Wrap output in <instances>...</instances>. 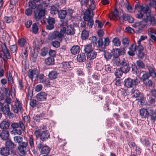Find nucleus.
<instances>
[{
  "label": "nucleus",
  "mask_w": 156,
  "mask_h": 156,
  "mask_svg": "<svg viewBox=\"0 0 156 156\" xmlns=\"http://www.w3.org/2000/svg\"><path fill=\"white\" fill-rule=\"evenodd\" d=\"M140 10L137 14V17L139 19H143L144 20H149L151 24L154 25L156 24V15L151 16V11L149 8L145 5H142L139 7Z\"/></svg>",
  "instance_id": "obj_1"
},
{
  "label": "nucleus",
  "mask_w": 156,
  "mask_h": 156,
  "mask_svg": "<svg viewBox=\"0 0 156 156\" xmlns=\"http://www.w3.org/2000/svg\"><path fill=\"white\" fill-rule=\"evenodd\" d=\"M22 119L24 123L22 121H20L18 122H13L11 124V127L14 130L15 133L18 135H21L22 132L25 131V125L26 126L28 123H30V117L29 115L24 116L22 117Z\"/></svg>",
  "instance_id": "obj_2"
},
{
  "label": "nucleus",
  "mask_w": 156,
  "mask_h": 156,
  "mask_svg": "<svg viewBox=\"0 0 156 156\" xmlns=\"http://www.w3.org/2000/svg\"><path fill=\"white\" fill-rule=\"evenodd\" d=\"M13 139L15 142L18 144L19 146L18 148L20 153L23 155L26 154L27 152V148L28 146L27 142H23V138L19 136L14 137Z\"/></svg>",
  "instance_id": "obj_3"
},
{
  "label": "nucleus",
  "mask_w": 156,
  "mask_h": 156,
  "mask_svg": "<svg viewBox=\"0 0 156 156\" xmlns=\"http://www.w3.org/2000/svg\"><path fill=\"white\" fill-rule=\"evenodd\" d=\"M36 139L39 138L42 142L46 141L50 138V134L47 130L42 131L41 133L39 129L36 130L34 132Z\"/></svg>",
  "instance_id": "obj_4"
},
{
  "label": "nucleus",
  "mask_w": 156,
  "mask_h": 156,
  "mask_svg": "<svg viewBox=\"0 0 156 156\" xmlns=\"http://www.w3.org/2000/svg\"><path fill=\"white\" fill-rule=\"evenodd\" d=\"M1 47L2 49L0 51V57L2 58L4 61L11 59V55L6 44L4 43L3 44L1 45Z\"/></svg>",
  "instance_id": "obj_5"
},
{
  "label": "nucleus",
  "mask_w": 156,
  "mask_h": 156,
  "mask_svg": "<svg viewBox=\"0 0 156 156\" xmlns=\"http://www.w3.org/2000/svg\"><path fill=\"white\" fill-rule=\"evenodd\" d=\"M37 8L39 10V11L34 12V18L36 21H38L44 16L46 10L44 8L42 2L37 6Z\"/></svg>",
  "instance_id": "obj_6"
},
{
  "label": "nucleus",
  "mask_w": 156,
  "mask_h": 156,
  "mask_svg": "<svg viewBox=\"0 0 156 156\" xmlns=\"http://www.w3.org/2000/svg\"><path fill=\"white\" fill-rule=\"evenodd\" d=\"M140 82V80L136 78L134 80L128 78L124 80V84L126 87L130 88L133 87V86H136Z\"/></svg>",
  "instance_id": "obj_7"
},
{
  "label": "nucleus",
  "mask_w": 156,
  "mask_h": 156,
  "mask_svg": "<svg viewBox=\"0 0 156 156\" xmlns=\"http://www.w3.org/2000/svg\"><path fill=\"white\" fill-rule=\"evenodd\" d=\"M37 147L39 150H40V153L41 154H45L48 155L50 153L51 148L47 145H44L41 143L38 144L37 146Z\"/></svg>",
  "instance_id": "obj_8"
},
{
  "label": "nucleus",
  "mask_w": 156,
  "mask_h": 156,
  "mask_svg": "<svg viewBox=\"0 0 156 156\" xmlns=\"http://www.w3.org/2000/svg\"><path fill=\"white\" fill-rule=\"evenodd\" d=\"M1 110L6 117H8L9 119L12 118L14 117V114L10 112L8 104H6L2 106L1 108Z\"/></svg>",
  "instance_id": "obj_9"
},
{
  "label": "nucleus",
  "mask_w": 156,
  "mask_h": 156,
  "mask_svg": "<svg viewBox=\"0 0 156 156\" xmlns=\"http://www.w3.org/2000/svg\"><path fill=\"white\" fill-rule=\"evenodd\" d=\"M120 68L123 71L124 73L125 74L129 72L130 69V67L129 63L124 59L122 61Z\"/></svg>",
  "instance_id": "obj_10"
},
{
  "label": "nucleus",
  "mask_w": 156,
  "mask_h": 156,
  "mask_svg": "<svg viewBox=\"0 0 156 156\" xmlns=\"http://www.w3.org/2000/svg\"><path fill=\"white\" fill-rule=\"evenodd\" d=\"M47 20L48 25L46 26L47 29H53L54 28V24L55 23L54 19L51 17H49L47 19L44 18L41 20L42 23H45L46 21Z\"/></svg>",
  "instance_id": "obj_11"
},
{
  "label": "nucleus",
  "mask_w": 156,
  "mask_h": 156,
  "mask_svg": "<svg viewBox=\"0 0 156 156\" xmlns=\"http://www.w3.org/2000/svg\"><path fill=\"white\" fill-rule=\"evenodd\" d=\"M28 77L32 80L34 78L36 80L37 79L38 75L39 74V71L37 68L30 69L28 71Z\"/></svg>",
  "instance_id": "obj_12"
},
{
  "label": "nucleus",
  "mask_w": 156,
  "mask_h": 156,
  "mask_svg": "<svg viewBox=\"0 0 156 156\" xmlns=\"http://www.w3.org/2000/svg\"><path fill=\"white\" fill-rule=\"evenodd\" d=\"M12 109L16 113L21 111L22 106L21 104L17 99H16L15 104L12 105Z\"/></svg>",
  "instance_id": "obj_13"
},
{
  "label": "nucleus",
  "mask_w": 156,
  "mask_h": 156,
  "mask_svg": "<svg viewBox=\"0 0 156 156\" xmlns=\"http://www.w3.org/2000/svg\"><path fill=\"white\" fill-rule=\"evenodd\" d=\"M125 53L124 48H121L120 49L115 48L113 49L112 53L114 58L118 57L119 55H124Z\"/></svg>",
  "instance_id": "obj_14"
},
{
  "label": "nucleus",
  "mask_w": 156,
  "mask_h": 156,
  "mask_svg": "<svg viewBox=\"0 0 156 156\" xmlns=\"http://www.w3.org/2000/svg\"><path fill=\"white\" fill-rule=\"evenodd\" d=\"M67 22V21L66 20L62 21L61 23L58 24V28L60 29H74V28L73 27L72 25H71L69 26Z\"/></svg>",
  "instance_id": "obj_15"
},
{
  "label": "nucleus",
  "mask_w": 156,
  "mask_h": 156,
  "mask_svg": "<svg viewBox=\"0 0 156 156\" xmlns=\"http://www.w3.org/2000/svg\"><path fill=\"white\" fill-rule=\"evenodd\" d=\"M63 36V32L61 30L60 32L57 31H55L52 34L49 35V39L53 40L57 38L62 39Z\"/></svg>",
  "instance_id": "obj_16"
},
{
  "label": "nucleus",
  "mask_w": 156,
  "mask_h": 156,
  "mask_svg": "<svg viewBox=\"0 0 156 156\" xmlns=\"http://www.w3.org/2000/svg\"><path fill=\"white\" fill-rule=\"evenodd\" d=\"M133 27L135 28H138L139 29L145 28L147 27V22L145 21H143L140 22L135 23L133 25Z\"/></svg>",
  "instance_id": "obj_17"
},
{
  "label": "nucleus",
  "mask_w": 156,
  "mask_h": 156,
  "mask_svg": "<svg viewBox=\"0 0 156 156\" xmlns=\"http://www.w3.org/2000/svg\"><path fill=\"white\" fill-rule=\"evenodd\" d=\"M140 115L141 118L143 119H148L149 116V110L148 111L147 109L141 108L139 111Z\"/></svg>",
  "instance_id": "obj_18"
},
{
  "label": "nucleus",
  "mask_w": 156,
  "mask_h": 156,
  "mask_svg": "<svg viewBox=\"0 0 156 156\" xmlns=\"http://www.w3.org/2000/svg\"><path fill=\"white\" fill-rule=\"evenodd\" d=\"M47 94L44 92H41L37 94L36 96V98L40 101H44L47 98Z\"/></svg>",
  "instance_id": "obj_19"
},
{
  "label": "nucleus",
  "mask_w": 156,
  "mask_h": 156,
  "mask_svg": "<svg viewBox=\"0 0 156 156\" xmlns=\"http://www.w3.org/2000/svg\"><path fill=\"white\" fill-rule=\"evenodd\" d=\"M5 147L9 150L12 151L16 146V144L10 140H7L5 142Z\"/></svg>",
  "instance_id": "obj_20"
},
{
  "label": "nucleus",
  "mask_w": 156,
  "mask_h": 156,
  "mask_svg": "<svg viewBox=\"0 0 156 156\" xmlns=\"http://www.w3.org/2000/svg\"><path fill=\"white\" fill-rule=\"evenodd\" d=\"M87 56L85 53H81L79 54L76 57V60L80 63H83L86 61Z\"/></svg>",
  "instance_id": "obj_21"
},
{
  "label": "nucleus",
  "mask_w": 156,
  "mask_h": 156,
  "mask_svg": "<svg viewBox=\"0 0 156 156\" xmlns=\"http://www.w3.org/2000/svg\"><path fill=\"white\" fill-rule=\"evenodd\" d=\"M134 19L131 16L128 15L127 14H124L122 15V16L121 17V19L120 20L127 21L130 23H132L134 21Z\"/></svg>",
  "instance_id": "obj_22"
},
{
  "label": "nucleus",
  "mask_w": 156,
  "mask_h": 156,
  "mask_svg": "<svg viewBox=\"0 0 156 156\" xmlns=\"http://www.w3.org/2000/svg\"><path fill=\"white\" fill-rule=\"evenodd\" d=\"M90 11L89 9L86 10L85 12L84 13V16L83 18L84 20L86 21H89L91 20H93L92 16H90Z\"/></svg>",
  "instance_id": "obj_23"
},
{
  "label": "nucleus",
  "mask_w": 156,
  "mask_h": 156,
  "mask_svg": "<svg viewBox=\"0 0 156 156\" xmlns=\"http://www.w3.org/2000/svg\"><path fill=\"white\" fill-rule=\"evenodd\" d=\"M10 150L5 147L0 148V154L3 156H8L10 154Z\"/></svg>",
  "instance_id": "obj_24"
},
{
  "label": "nucleus",
  "mask_w": 156,
  "mask_h": 156,
  "mask_svg": "<svg viewBox=\"0 0 156 156\" xmlns=\"http://www.w3.org/2000/svg\"><path fill=\"white\" fill-rule=\"evenodd\" d=\"M129 50L128 51V54L131 56H133L135 55V51L136 50V46L134 44H132L129 48Z\"/></svg>",
  "instance_id": "obj_25"
},
{
  "label": "nucleus",
  "mask_w": 156,
  "mask_h": 156,
  "mask_svg": "<svg viewBox=\"0 0 156 156\" xmlns=\"http://www.w3.org/2000/svg\"><path fill=\"white\" fill-rule=\"evenodd\" d=\"M9 123L8 121H2L0 123V128L4 130H6L9 128Z\"/></svg>",
  "instance_id": "obj_26"
},
{
  "label": "nucleus",
  "mask_w": 156,
  "mask_h": 156,
  "mask_svg": "<svg viewBox=\"0 0 156 156\" xmlns=\"http://www.w3.org/2000/svg\"><path fill=\"white\" fill-rule=\"evenodd\" d=\"M18 43L20 47H25L27 43L26 38L25 37L19 39L18 40Z\"/></svg>",
  "instance_id": "obj_27"
},
{
  "label": "nucleus",
  "mask_w": 156,
  "mask_h": 156,
  "mask_svg": "<svg viewBox=\"0 0 156 156\" xmlns=\"http://www.w3.org/2000/svg\"><path fill=\"white\" fill-rule=\"evenodd\" d=\"M9 136V131L6 130H3L0 133V136L1 139L4 140H7Z\"/></svg>",
  "instance_id": "obj_28"
},
{
  "label": "nucleus",
  "mask_w": 156,
  "mask_h": 156,
  "mask_svg": "<svg viewBox=\"0 0 156 156\" xmlns=\"http://www.w3.org/2000/svg\"><path fill=\"white\" fill-rule=\"evenodd\" d=\"M154 30H148V35L150 37L151 40L154 42H156V37L155 35L156 34V31H154Z\"/></svg>",
  "instance_id": "obj_29"
},
{
  "label": "nucleus",
  "mask_w": 156,
  "mask_h": 156,
  "mask_svg": "<svg viewBox=\"0 0 156 156\" xmlns=\"http://www.w3.org/2000/svg\"><path fill=\"white\" fill-rule=\"evenodd\" d=\"M96 47L100 50L103 51L105 49L104 42L102 38H100L98 41Z\"/></svg>",
  "instance_id": "obj_30"
},
{
  "label": "nucleus",
  "mask_w": 156,
  "mask_h": 156,
  "mask_svg": "<svg viewBox=\"0 0 156 156\" xmlns=\"http://www.w3.org/2000/svg\"><path fill=\"white\" fill-rule=\"evenodd\" d=\"M45 63L47 66H51L55 64V60L52 57H49L45 60Z\"/></svg>",
  "instance_id": "obj_31"
},
{
  "label": "nucleus",
  "mask_w": 156,
  "mask_h": 156,
  "mask_svg": "<svg viewBox=\"0 0 156 156\" xmlns=\"http://www.w3.org/2000/svg\"><path fill=\"white\" fill-rule=\"evenodd\" d=\"M141 142L145 147L149 146L150 144V141L148 137L143 136L140 139Z\"/></svg>",
  "instance_id": "obj_32"
},
{
  "label": "nucleus",
  "mask_w": 156,
  "mask_h": 156,
  "mask_svg": "<svg viewBox=\"0 0 156 156\" xmlns=\"http://www.w3.org/2000/svg\"><path fill=\"white\" fill-rule=\"evenodd\" d=\"M142 94L136 89H133L131 90V95L132 97L135 98H138Z\"/></svg>",
  "instance_id": "obj_33"
},
{
  "label": "nucleus",
  "mask_w": 156,
  "mask_h": 156,
  "mask_svg": "<svg viewBox=\"0 0 156 156\" xmlns=\"http://www.w3.org/2000/svg\"><path fill=\"white\" fill-rule=\"evenodd\" d=\"M87 58L90 60H92L96 58L97 53L96 51L93 50L92 51L87 54Z\"/></svg>",
  "instance_id": "obj_34"
},
{
  "label": "nucleus",
  "mask_w": 156,
  "mask_h": 156,
  "mask_svg": "<svg viewBox=\"0 0 156 156\" xmlns=\"http://www.w3.org/2000/svg\"><path fill=\"white\" fill-rule=\"evenodd\" d=\"M70 50L72 54L73 55H75L80 52V48L78 45L73 46L71 48Z\"/></svg>",
  "instance_id": "obj_35"
},
{
  "label": "nucleus",
  "mask_w": 156,
  "mask_h": 156,
  "mask_svg": "<svg viewBox=\"0 0 156 156\" xmlns=\"http://www.w3.org/2000/svg\"><path fill=\"white\" fill-rule=\"evenodd\" d=\"M89 31L87 30H83L81 34V37L83 40H86L88 38Z\"/></svg>",
  "instance_id": "obj_36"
},
{
  "label": "nucleus",
  "mask_w": 156,
  "mask_h": 156,
  "mask_svg": "<svg viewBox=\"0 0 156 156\" xmlns=\"http://www.w3.org/2000/svg\"><path fill=\"white\" fill-rule=\"evenodd\" d=\"M149 116L151 118V120L154 121L156 120V112L154 111L152 109H149Z\"/></svg>",
  "instance_id": "obj_37"
},
{
  "label": "nucleus",
  "mask_w": 156,
  "mask_h": 156,
  "mask_svg": "<svg viewBox=\"0 0 156 156\" xmlns=\"http://www.w3.org/2000/svg\"><path fill=\"white\" fill-rule=\"evenodd\" d=\"M122 61H120L118 57L115 58L113 59L112 62L113 66H120L121 65V63Z\"/></svg>",
  "instance_id": "obj_38"
},
{
  "label": "nucleus",
  "mask_w": 156,
  "mask_h": 156,
  "mask_svg": "<svg viewBox=\"0 0 156 156\" xmlns=\"http://www.w3.org/2000/svg\"><path fill=\"white\" fill-rule=\"evenodd\" d=\"M73 63L70 62H63L62 63V67L64 69H69L72 67Z\"/></svg>",
  "instance_id": "obj_39"
},
{
  "label": "nucleus",
  "mask_w": 156,
  "mask_h": 156,
  "mask_svg": "<svg viewBox=\"0 0 156 156\" xmlns=\"http://www.w3.org/2000/svg\"><path fill=\"white\" fill-rule=\"evenodd\" d=\"M58 75V73L56 71H52L49 73L48 76L51 80H53L56 78Z\"/></svg>",
  "instance_id": "obj_40"
},
{
  "label": "nucleus",
  "mask_w": 156,
  "mask_h": 156,
  "mask_svg": "<svg viewBox=\"0 0 156 156\" xmlns=\"http://www.w3.org/2000/svg\"><path fill=\"white\" fill-rule=\"evenodd\" d=\"M118 94L119 96L122 99H124L127 95V93L125 89H122L119 91Z\"/></svg>",
  "instance_id": "obj_41"
},
{
  "label": "nucleus",
  "mask_w": 156,
  "mask_h": 156,
  "mask_svg": "<svg viewBox=\"0 0 156 156\" xmlns=\"http://www.w3.org/2000/svg\"><path fill=\"white\" fill-rule=\"evenodd\" d=\"M93 51L92 45L89 44L85 46L84 51L87 54Z\"/></svg>",
  "instance_id": "obj_42"
},
{
  "label": "nucleus",
  "mask_w": 156,
  "mask_h": 156,
  "mask_svg": "<svg viewBox=\"0 0 156 156\" xmlns=\"http://www.w3.org/2000/svg\"><path fill=\"white\" fill-rule=\"evenodd\" d=\"M59 17L61 19L65 18L66 16V11L65 10H60L58 11Z\"/></svg>",
  "instance_id": "obj_43"
},
{
  "label": "nucleus",
  "mask_w": 156,
  "mask_h": 156,
  "mask_svg": "<svg viewBox=\"0 0 156 156\" xmlns=\"http://www.w3.org/2000/svg\"><path fill=\"white\" fill-rule=\"evenodd\" d=\"M149 73L153 78L156 77V72H155L154 69L151 66H149L148 68Z\"/></svg>",
  "instance_id": "obj_44"
},
{
  "label": "nucleus",
  "mask_w": 156,
  "mask_h": 156,
  "mask_svg": "<svg viewBox=\"0 0 156 156\" xmlns=\"http://www.w3.org/2000/svg\"><path fill=\"white\" fill-rule=\"evenodd\" d=\"M112 41L114 45L115 46L118 47L120 45L121 41L117 37L114 38Z\"/></svg>",
  "instance_id": "obj_45"
},
{
  "label": "nucleus",
  "mask_w": 156,
  "mask_h": 156,
  "mask_svg": "<svg viewBox=\"0 0 156 156\" xmlns=\"http://www.w3.org/2000/svg\"><path fill=\"white\" fill-rule=\"evenodd\" d=\"M136 63L139 68L142 69L145 68V65L142 61L140 60H137Z\"/></svg>",
  "instance_id": "obj_46"
},
{
  "label": "nucleus",
  "mask_w": 156,
  "mask_h": 156,
  "mask_svg": "<svg viewBox=\"0 0 156 156\" xmlns=\"http://www.w3.org/2000/svg\"><path fill=\"white\" fill-rule=\"evenodd\" d=\"M123 73L124 72L120 68L116 70L115 74L116 78H119L122 76Z\"/></svg>",
  "instance_id": "obj_47"
},
{
  "label": "nucleus",
  "mask_w": 156,
  "mask_h": 156,
  "mask_svg": "<svg viewBox=\"0 0 156 156\" xmlns=\"http://www.w3.org/2000/svg\"><path fill=\"white\" fill-rule=\"evenodd\" d=\"M151 75L148 73H146L142 76L141 79L143 83L145 82L150 77Z\"/></svg>",
  "instance_id": "obj_48"
},
{
  "label": "nucleus",
  "mask_w": 156,
  "mask_h": 156,
  "mask_svg": "<svg viewBox=\"0 0 156 156\" xmlns=\"http://www.w3.org/2000/svg\"><path fill=\"white\" fill-rule=\"evenodd\" d=\"M42 28L39 22L34 23L32 27V29H41Z\"/></svg>",
  "instance_id": "obj_49"
},
{
  "label": "nucleus",
  "mask_w": 156,
  "mask_h": 156,
  "mask_svg": "<svg viewBox=\"0 0 156 156\" xmlns=\"http://www.w3.org/2000/svg\"><path fill=\"white\" fill-rule=\"evenodd\" d=\"M132 72L133 74L136 75L139 73L138 70L135 65H132Z\"/></svg>",
  "instance_id": "obj_50"
},
{
  "label": "nucleus",
  "mask_w": 156,
  "mask_h": 156,
  "mask_svg": "<svg viewBox=\"0 0 156 156\" xmlns=\"http://www.w3.org/2000/svg\"><path fill=\"white\" fill-rule=\"evenodd\" d=\"M28 142L31 148V149H34V144L33 138L30 136L28 140Z\"/></svg>",
  "instance_id": "obj_51"
},
{
  "label": "nucleus",
  "mask_w": 156,
  "mask_h": 156,
  "mask_svg": "<svg viewBox=\"0 0 156 156\" xmlns=\"http://www.w3.org/2000/svg\"><path fill=\"white\" fill-rule=\"evenodd\" d=\"M8 81L9 83L12 84L13 83V80L12 76L11 73L10 72H9L8 76L7 77Z\"/></svg>",
  "instance_id": "obj_52"
},
{
  "label": "nucleus",
  "mask_w": 156,
  "mask_h": 156,
  "mask_svg": "<svg viewBox=\"0 0 156 156\" xmlns=\"http://www.w3.org/2000/svg\"><path fill=\"white\" fill-rule=\"evenodd\" d=\"M63 34L66 33L68 35H73L75 33V30H62Z\"/></svg>",
  "instance_id": "obj_53"
},
{
  "label": "nucleus",
  "mask_w": 156,
  "mask_h": 156,
  "mask_svg": "<svg viewBox=\"0 0 156 156\" xmlns=\"http://www.w3.org/2000/svg\"><path fill=\"white\" fill-rule=\"evenodd\" d=\"M38 102L35 100L31 99L30 100V105L32 108H34L36 107Z\"/></svg>",
  "instance_id": "obj_54"
},
{
  "label": "nucleus",
  "mask_w": 156,
  "mask_h": 156,
  "mask_svg": "<svg viewBox=\"0 0 156 156\" xmlns=\"http://www.w3.org/2000/svg\"><path fill=\"white\" fill-rule=\"evenodd\" d=\"M143 30H137L136 31H135L134 30H126V32L131 34H134L136 33L139 34Z\"/></svg>",
  "instance_id": "obj_55"
},
{
  "label": "nucleus",
  "mask_w": 156,
  "mask_h": 156,
  "mask_svg": "<svg viewBox=\"0 0 156 156\" xmlns=\"http://www.w3.org/2000/svg\"><path fill=\"white\" fill-rule=\"evenodd\" d=\"M92 39L91 41V43L94 47H96L97 44V39L95 36H93L92 37Z\"/></svg>",
  "instance_id": "obj_56"
},
{
  "label": "nucleus",
  "mask_w": 156,
  "mask_h": 156,
  "mask_svg": "<svg viewBox=\"0 0 156 156\" xmlns=\"http://www.w3.org/2000/svg\"><path fill=\"white\" fill-rule=\"evenodd\" d=\"M10 49L12 53H15V54H16L17 50V44H15L11 45L10 47Z\"/></svg>",
  "instance_id": "obj_57"
},
{
  "label": "nucleus",
  "mask_w": 156,
  "mask_h": 156,
  "mask_svg": "<svg viewBox=\"0 0 156 156\" xmlns=\"http://www.w3.org/2000/svg\"><path fill=\"white\" fill-rule=\"evenodd\" d=\"M48 52V48H47L44 47L41 50V55L44 57L46 55Z\"/></svg>",
  "instance_id": "obj_58"
},
{
  "label": "nucleus",
  "mask_w": 156,
  "mask_h": 156,
  "mask_svg": "<svg viewBox=\"0 0 156 156\" xmlns=\"http://www.w3.org/2000/svg\"><path fill=\"white\" fill-rule=\"evenodd\" d=\"M104 57L106 60H108L111 58L112 55L111 53L108 51L105 52L104 54Z\"/></svg>",
  "instance_id": "obj_59"
},
{
  "label": "nucleus",
  "mask_w": 156,
  "mask_h": 156,
  "mask_svg": "<svg viewBox=\"0 0 156 156\" xmlns=\"http://www.w3.org/2000/svg\"><path fill=\"white\" fill-rule=\"evenodd\" d=\"M118 17L120 20L121 19V17H120L119 15V12L117 11L116 9H115V11L113 13V17L114 20H115L114 17L116 18Z\"/></svg>",
  "instance_id": "obj_60"
},
{
  "label": "nucleus",
  "mask_w": 156,
  "mask_h": 156,
  "mask_svg": "<svg viewBox=\"0 0 156 156\" xmlns=\"http://www.w3.org/2000/svg\"><path fill=\"white\" fill-rule=\"evenodd\" d=\"M28 6L30 9H35L37 7L35 3L32 1L29 2Z\"/></svg>",
  "instance_id": "obj_61"
},
{
  "label": "nucleus",
  "mask_w": 156,
  "mask_h": 156,
  "mask_svg": "<svg viewBox=\"0 0 156 156\" xmlns=\"http://www.w3.org/2000/svg\"><path fill=\"white\" fill-rule=\"evenodd\" d=\"M122 41L124 46L127 47L129 44V41L127 38H125L123 39Z\"/></svg>",
  "instance_id": "obj_62"
},
{
  "label": "nucleus",
  "mask_w": 156,
  "mask_h": 156,
  "mask_svg": "<svg viewBox=\"0 0 156 156\" xmlns=\"http://www.w3.org/2000/svg\"><path fill=\"white\" fill-rule=\"evenodd\" d=\"M51 45L55 48H58L60 46V43L58 41H55L51 42Z\"/></svg>",
  "instance_id": "obj_63"
},
{
  "label": "nucleus",
  "mask_w": 156,
  "mask_h": 156,
  "mask_svg": "<svg viewBox=\"0 0 156 156\" xmlns=\"http://www.w3.org/2000/svg\"><path fill=\"white\" fill-rule=\"evenodd\" d=\"M143 83L146 86L149 87H151L153 86V82L151 80H148L147 81Z\"/></svg>",
  "instance_id": "obj_64"
}]
</instances>
